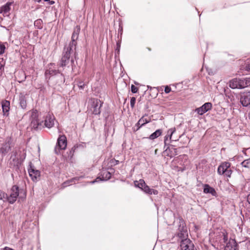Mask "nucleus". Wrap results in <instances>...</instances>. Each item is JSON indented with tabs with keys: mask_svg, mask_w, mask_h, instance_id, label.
Instances as JSON below:
<instances>
[{
	"mask_svg": "<svg viewBox=\"0 0 250 250\" xmlns=\"http://www.w3.org/2000/svg\"><path fill=\"white\" fill-rule=\"evenodd\" d=\"M74 54V59H77V54L76 50L72 49L70 47H64L63 48L62 57L60 62V66L64 67L68 64L70 62L72 69L74 64V59L72 56Z\"/></svg>",
	"mask_w": 250,
	"mask_h": 250,
	"instance_id": "1",
	"label": "nucleus"
},
{
	"mask_svg": "<svg viewBox=\"0 0 250 250\" xmlns=\"http://www.w3.org/2000/svg\"><path fill=\"white\" fill-rule=\"evenodd\" d=\"M229 86L232 89H243L250 86V78H235L229 82Z\"/></svg>",
	"mask_w": 250,
	"mask_h": 250,
	"instance_id": "2",
	"label": "nucleus"
},
{
	"mask_svg": "<svg viewBox=\"0 0 250 250\" xmlns=\"http://www.w3.org/2000/svg\"><path fill=\"white\" fill-rule=\"evenodd\" d=\"M55 64L50 63L48 65V68L45 72V76L46 79L49 80L51 76H55L59 74V80L58 83H64L65 82V78L63 75L61 73L59 70L56 69L54 68Z\"/></svg>",
	"mask_w": 250,
	"mask_h": 250,
	"instance_id": "3",
	"label": "nucleus"
},
{
	"mask_svg": "<svg viewBox=\"0 0 250 250\" xmlns=\"http://www.w3.org/2000/svg\"><path fill=\"white\" fill-rule=\"evenodd\" d=\"M90 109L92 111L93 114L99 115L101 113V107L103 103L97 99L92 98L89 101Z\"/></svg>",
	"mask_w": 250,
	"mask_h": 250,
	"instance_id": "4",
	"label": "nucleus"
},
{
	"mask_svg": "<svg viewBox=\"0 0 250 250\" xmlns=\"http://www.w3.org/2000/svg\"><path fill=\"white\" fill-rule=\"evenodd\" d=\"M20 189L17 185L13 186L10 190L9 195L6 194V199L11 204L14 203L19 195Z\"/></svg>",
	"mask_w": 250,
	"mask_h": 250,
	"instance_id": "5",
	"label": "nucleus"
},
{
	"mask_svg": "<svg viewBox=\"0 0 250 250\" xmlns=\"http://www.w3.org/2000/svg\"><path fill=\"white\" fill-rule=\"evenodd\" d=\"M67 146V139L65 135H60L57 140V146L55 148V152L57 154L60 153V150L65 149Z\"/></svg>",
	"mask_w": 250,
	"mask_h": 250,
	"instance_id": "6",
	"label": "nucleus"
},
{
	"mask_svg": "<svg viewBox=\"0 0 250 250\" xmlns=\"http://www.w3.org/2000/svg\"><path fill=\"white\" fill-rule=\"evenodd\" d=\"M80 32V27L79 26H77L74 29L73 32L71 37V41L70 42L68 45L65 47H70L72 49L76 50L77 45V40L79 38V35Z\"/></svg>",
	"mask_w": 250,
	"mask_h": 250,
	"instance_id": "7",
	"label": "nucleus"
},
{
	"mask_svg": "<svg viewBox=\"0 0 250 250\" xmlns=\"http://www.w3.org/2000/svg\"><path fill=\"white\" fill-rule=\"evenodd\" d=\"M13 140L11 137H8L5 138L4 143L0 148V153L3 155H5L13 146Z\"/></svg>",
	"mask_w": 250,
	"mask_h": 250,
	"instance_id": "8",
	"label": "nucleus"
},
{
	"mask_svg": "<svg viewBox=\"0 0 250 250\" xmlns=\"http://www.w3.org/2000/svg\"><path fill=\"white\" fill-rule=\"evenodd\" d=\"M18 153L16 150H14L12 152V154L10 157V159L11 160L10 164L13 167H19L23 161L24 159L25 158V154H23V158L21 157V158H19L17 157Z\"/></svg>",
	"mask_w": 250,
	"mask_h": 250,
	"instance_id": "9",
	"label": "nucleus"
},
{
	"mask_svg": "<svg viewBox=\"0 0 250 250\" xmlns=\"http://www.w3.org/2000/svg\"><path fill=\"white\" fill-rule=\"evenodd\" d=\"M180 243L182 250H197L192 241L189 239H182Z\"/></svg>",
	"mask_w": 250,
	"mask_h": 250,
	"instance_id": "10",
	"label": "nucleus"
},
{
	"mask_svg": "<svg viewBox=\"0 0 250 250\" xmlns=\"http://www.w3.org/2000/svg\"><path fill=\"white\" fill-rule=\"evenodd\" d=\"M29 167H30L28 169L29 176L34 181H37L40 176V171L35 169L31 162L30 163Z\"/></svg>",
	"mask_w": 250,
	"mask_h": 250,
	"instance_id": "11",
	"label": "nucleus"
},
{
	"mask_svg": "<svg viewBox=\"0 0 250 250\" xmlns=\"http://www.w3.org/2000/svg\"><path fill=\"white\" fill-rule=\"evenodd\" d=\"M240 103L243 106L250 104V91L244 92L240 94Z\"/></svg>",
	"mask_w": 250,
	"mask_h": 250,
	"instance_id": "12",
	"label": "nucleus"
},
{
	"mask_svg": "<svg viewBox=\"0 0 250 250\" xmlns=\"http://www.w3.org/2000/svg\"><path fill=\"white\" fill-rule=\"evenodd\" d=\"M55 118L53 115L47 114L45 116L43 126L48 128H51L54 125Z\"/></svg>",
	"mask_w": 250,
	"mask_h": 250,
	"instance_id": "13",
	"label": "nucleus"
},
{
	"mask_svg": "<svg viewBox=\"0 0 250 250\" xmlns=\"http://www.w3.org/2000/svg\"><path fill=\"white\" fill-rule=\"evenodd\" d=\"M111 174L110 172L106 170H103L101 171V174L100 176L97 177L95 181L91 182L92 183H94L95 182L99 181H106L110 179Z\"/></svg>",
	"mask_w": 250,
	"mask_h": 250,
	"instance_id": "14",
	"label": "nucleus"
},
{
	"mask_svg": "<svg viewBox=\"0 0 250 250\" xmlns=\"http://www.w3.org/2000/svg\"><path fill=\"white\" fill-rule=\"evenodd\" d=\"M211 107L212 104L210 103H206L202 106L196 108L195 109V112H196L198 114L202 115L209 110L211 109Z\"/></svg>",
	"mask_w": 250,
	"mask_h": 250,
	"instance_id": "15",
	"label": "nucleus"
},
{
	"mask_svg": "<svg viewBox=\"0 0 250 250\" xmlns=\"http://www.w3.org/2000/svg\"><path fill=\"white\" fill-rule=\"evenodd\" d=\"M2 113L4 116L8 117L9 115L10 102L9 101L4 100L1 102Z\"/></svg>",
	"mask_w": 250,
	"mask_h": 250,
	"instance_id": "16",
	"label": "nucleus"
},
{
	"mask_svg": "<svg viewBox=\"0 0 250 250\" xmlns=\"http://www.w3.org/2000/svg\"><path fill=\"white\" fill-rule=\"evenodd\" d=\"M224 250H238V245L235 239H230L227 243Z\"/></svg>",
	"mask_w": 250,
	"mask_h": 250,
	"instance_id": "17",
	"label": "nucleus"
},
{
	"mask_svg": "<svg viewBox=\"0 0 250 250\" xmlns=\"http://www.w3.org/2000/svg\"><path fill=\"white\" fill-rule=\"evenodd\" d=\"M43 122V121H40L39 119L33 120H31V125L35 129H41L42 127H44Z\"/></svg>",
	"mask_w": 250,
	"mask_h": 250,
	"instance_id": "18",
	"label": "nucleus"
},
{
	"mask_svg": "<svg viewBox=\"0 0 250 250\" xmlns=\"http://www.w3.org/2000/svg\"><path fill=\"white\" fill-rule=\"evenodd\" d=\"M230 164L229 163L225 162L222 164L218 167V173L219 174H224V172H225V170L227 168H229Z\"/></svg>",
	"mask_w": 250,
	"mask_h": 250,
	"instance_id": "19",
	"label": "nucleus"
},
{
	"mask_svg": "<svg viewBox=\"0 0 250 250\" xmlns=\"http://www.w3.org/2000/svg\"><path fill=\"white\" fill-rule=\"evenodd\" d=\"M19 103L22 109H25L27 106V102L25 95L22 93H20L19 95Z\"/></svg>",
	"mask_w": 250,
	"mask_h": 250,
	"instance_id": "20",
	"label": "nucleus"
},
{
	"mask_svg": "<svg viewBox=\"0 0 250 250\" xmlns=\"http://www.w3.org/2000/svg\"><path fill=\"white\" fill-rule=\"evenodd\" d=\"M142 190L144 191L145 193L151 195L154 194L157 195L158 193V190L150 188L146 184L145 186H144V188L142 189Z\"/></svg>",
	"mask_w": 250,
	"mask_h": 250,
	"instance_id": "21",
	"label": "nucleus"
},
{
	"mask_svg": "<svg viewBox=\"0 0 250 250\" xmlns=\"http://www.w3.org/2000/svg\"><path fill=\"white\" fill-rule=\"evenodd\" d=\"M149 122V120H147L146 118H144V116H143L136 124V126H137V127L136 129H134V130L137 131L142 125L148 123Z\"/></svg>",
	"mask_w": 250,
	"mask_h": 250,
	"instance_id": "22",
	"label": "nucleus"
},
{
	"mask_svg": "<svg viewBox=\"0 0 250 250\" xmlns=\"http://www.w3.org/2000/svg\"><path fill=\"white\" fill-rule=\"evenodd\" d=\"M12 2H7L5 5L0 7V13L4 14L7 13L10 10V6Z\"/></svg>",
	"mask_w": 250,
	"mask_h": 250,
	"instance_id": "23",
	"label": "nucleus"
},
{
	"mask_svg": "<svg viewBox=\"0 0 250 250\" xmlns=\"http://www.w3.org/2000/svg\"><path fill=\"white\" fill-rule=\"evenodd\" d=\"M26 78V74L25 72L23 71H19L17 75L16 79H17L18 82L19 83H22L24 82Z\"/></svg>",
	"mask_w": 250,
	"mask_h": 250,
	"instance_id": "24",
	"label": "nucleus"
},
{
	"mask_svg": "<svg viewBox=\"0 0 250 250\" xmlns=\"http://www.w3.org/2000/svg\"><path fill=\"white\" fill-rule=\"evenodd\" d=\"M175 128H170L167 131V134L165 137V140H164V143L165 146L168 145V144L167 143L168 141V138H169L170 140L171 139V137L172 134L175 132Z\"/></svg>",
	"mask_w": 250,
	"mask_h": 250,
	"instance_id": "25",
	"label": "nucleus"
},
{
	"mask_svg": "<svg viewBox=\"0 0 250 250\" xmlns=\"http://www.w3.org/2000/svg\"><path fill=\"white\" fill-rule=\"evenodd\" d=\"M204 192L206 193H210L212 195H215L216 194V192L214 188L210 187L208 185H205L204 188Z\"/></svg>",
	"mask_w": 250,
	"mask_h": 250,
	"instance_id": "26",
	"label": "nucleus"
},
{
	"mask_svg": "<svg viewBox=\"0 0 250 250\" xmlns=\"http://www.w3.org/2000/svg\"><path fill=\"white\" fill-rule=\"evenodd\" d=\"M179 224L178 231L188 232L187 228L184 221L183 220H180L179 221Z\"/></svg>",
	"mask_w": 250,
	"mask_h": 250,
	"instance_id": "27",
	"label": "nucleus"
},
{
	"mask_svg": "<svg viewBox=\"0 0 250 250\" xmlns=\"http://www.w3.org/2000/svg\"><path fill=\"white\" fill-rule=\"evenodd\" d=\"M134 185L136 187H138L142 190L144 186L146 185V183L143 179H140L139 181H135Z\"/></svg>",
	"mask_w": 250,
	"mask_h": 250,
	"instance_id": "28",
	"label": "nucleus"
},
{
	"mask_svg": "<svg viewBox=\"0 0 250 250\" xmlns=\"http://www.w3.org/2000/svg\"><path fill=\"white\" fill-rule=\"evenodd\" d=\"M162 134V130L161 129H158L156 130L154 132H153L152 134H151L149 138L151 140H154V139H156L158 138L159 136H160Z\"/></svg>",
	"mask_w": 250,
	"mask_h": 250,
	"instance_id": "29",
	"label": "nucleus"
},
{
	"mask_svg": "<svg viewBox=\"0 0 250 250\" xmlns=\"http://www.w3.org/2000/svg\"><path fill=\"white\" fill-rule=\"evenodd\" d=\"M169 149V151H170V154L168 153L167 156L172 157L176 155H177V150L176 148L172 147L170 149H169V147H167L165 151H167Z\"/></svg>",
	"mask_w": 250,
	"mask_h": 250,
	"instance_id": "30",
	"label": "nucleus"
},
{
	"mask_svg": "<svg viewBox=\"0 0 250 250\" xmlns=\"http://www.w3.org/2000/svg\"><path fill=\"white\" fill-rule=\"evenodd\" d=\"M34 25L38 29H42L43 27V21L41 19H38L34 21Z\"/></svg>",
	"mask_w": 250,
	"mask_h": 250,
	"instance_id": "31",
	"label": "nucleus"
},
{
	"mask_svg": "<svg viewBox=\"0 0 250 250\" xmlns=\"http://www.w3.org/2000/svg\"><path fill=\"white\" fill-rule=\"evenodd\" d=\"M38 112L37 110H32L30 118L31 120L38 119Z\"/></svg>",
	"mask_w": 250,
	"mask_h": 250,
	"instance_id": "32",
	"label": "nucleus"
},
{
	"mask_svg": "<svg viewBox=\"0 0 250 250\" xmlns=\"http://www.w3.org/2000/svg\"><path fill=\"white\" fill-rule=\"evenodd\" d=\"M178 236L181 239V240L184 239H188V232L178 231L177 233Z\"/></svg>",
	"mask_w": 250,
	"mask_h": 250,
	"instance_id": "33",
	"label": "nucleus"
},
{
	"mask_svg": "<svg viewBox=\"0 0 250 250\" xmlns=\"http://www.w3.org/2000/svg\"><path fill=\"white\" fill-rule=\"evenodd\" d=\"M241 165L245 167H250V159H248L244 161L241 163Z\"/></svg>",
	"mask_w": 250,
	"mask_h": 250,
	"instance_id": "34",
	"label": "nucleus"
},
{
	"mask_svg": "<svg viewBox=\"0 0 250 250\" xmlns=\"http://www.w3.org/2000/svg\"><path fill=\"white\" fill-rule=\"evenodd\" d=\"M5 49V45L3 43H2L0 42V55H1L3 53H4Z\"/></svg>",
	"mask_w": 250,
	"mask_h": 250,
	"instance_id": "35",
	"label": "nucleus"
},
{
	"mask_svg": "<svg viewBox=\"0 0 250 250\" xmlns=\"http://www.w3.org/2000/svg\"><path fill=\"white\" fill-rule=\"evenodd\" d=\"M231 173L232 170L230 169H229V168L226 169V170H225V172H224V174L227 177H230Z\"/></svg>",
	"mask_w": 250,
	"mask_h": 250,
	"instance_id": "36",
	"label": "nucleus"
},
{
	"mask_svg": "<svg viewBox=\"0 0 250 250\" xmlns=\"http://www.w3.org/2000/svg\"><path fill=\"white\" fill-rule=\"evenodd\" d=\"M136 102V98L134 97L131 98L130 99V106L132 108H133Z\"/></svg>",
	"mask_w": 250,
	"mask_h": 250,
	"instance_id": "37",
	"label": "nucleus"
},
{
	"mask_svg": "<svg viewBox=\"0 0 250 250\" xmlns=\"http://www.w3.org/2000/svg\"><path fill=\"white\" fill-rule=\"evenodd\" d=\"M131 92L133 93H137L138 90V88L133 84H132V85H131Z\"/></svg>",
	"mask_w": 250,
	"mask_h": 250,
	"instance_id": "38",
	"label": "nucleus"
},
{
	"mask_svg": "<svg viewBox=\"0 0 250 250\" xmlns=\"http://www.w3.org/2000/svg\"><path fill=\"white\" fill-rule=\"evenodd\" d=\"M6 193H4L0 189V200L6 199Z\"/></svg>",
	"mask_w": 250,
	"mask_h": 250,
	"instance_id": "39",
	"label": "nucleus"
},
{
	"mask_svg": "<svg viewBox=\"0 0 250 250\" xmlns=\"http://www.w3.org/2000/svg\"><path fill=\"white\" fill-rule=\"evenodd\" d=\"M84 85H85V84L82 82H79L78 84V87L81 89H83L84 88Z\"/></svg>",
	"mask_w": 250,
	"mask_h": 250,
	"instance_id": "40",
	"label": "nucleus"
},
{
	"mask_svg": "<svg viewBox=\"0 0 250 250\" xmlns=\"http://www.w3.org/2000/svg\"><path fill=\"white\" fill-rule=\"evenodd\" d=\"M171 91V88L168 86H166L165 88V92L166 93H168Z\"/></svg>",
	"mask_w": 250,
	"mask_h": 250,
	"instance_id": "41",
	"label": "nucleus"
},
{
	"mask_svg": "<svg viewBox=\"0 0 250 250\" xmlns=\"http://www.w3.org/2000/svg\"><path fill=\"white\" fill-rule=\"evenodd\" d=\"M4 70V64L0 62V75L2 74V71Z\"/></svg>",
	"mask_w": 250,
	"mask_h": 250,
	"instance_id": "42",
	"label": "nucleus"
},
{
	"mask_svg": "<svg viewBox=\"0 0 250 250\" xmlns=\"http://www.w3.org/2000/svg\"><path fill=\"white\" fill-rule=\"evenodd\" d=\"M223 242L226 243L228 241V235L227 234L223 233Z\"/></svg>",
	"mask_w": 250,
	"mask_h": 250,
	"instance_id": "43",
	"label": "nucleus"
},
{
	"mask_svg": "<svg viewBox=\"0 0 250 250\" xmlns=\"http://www.w3.org/2000/svg\"><path fill=\"white\" fill-rule=\"evenodd\" d=\"M116 45H117V48L116 49V51H117V53H119V50H120V43L119 42H117V44H116Z\"/></svg>",
	"mask_w": 250,
	"mask_h": 250,
	"instance_id": "44",
	"label": "nucleus"
},
{
	"mask_svg": "<svg viewBox=\"0 0 250 250\" xmlns=\"http://www.w3.org/2000/svg\"><path fill=\"white\" fill-rule=\"evenodd\" d=\"M245 70L247 71H250V63L249 64H247L245 66Z\"/></svg>",
	"mask_w": 250,
	"mask_h": 250,
	"instance_id": "45",
	"label": "nucleus"
},
{
	"mask_svg": "<svg viewBox=\"0 0 250 250\" xmlns=\"http://www.w3.org/2000/svg\"><path fill=\"white\" fill-rule=\"evenodd\" d=\"M112 163L114 162V165H116L119 163V161L118 160H116L115 159L112 160Z\"/></svg>",
	"mask_w": 250,
	"mask_h": 250,
	"instance_id": "46",
	"label": "nucleus"
},
{
	"mask_svg": "<svg viewBox=\"0 0 250 250\" xmlns=\"http://www.w3.org/2000/svg\"><path fill=\"white\" fill-rule=\"evenodd\" d=\"M1 250H14L10 248H9L8 247H5L3 249H1Z\"/></svg>",
	"mask_w": 250,
	"mask_h": 250,
	"instance_id": "47",
	"label": "nucleus"
},
{
	"mask_svg": "<svg viewBox=\"0 0 250 250\" xmlns=\"http://www.w3.org/2000/svg\"><path fill=\"white\" fill-rule=\"evenodd\" d=\"M247 201L249 202V203L250 204V194H249L247 196Z\"/></svg>",
	"mask_w": 250,
	"mask_h": 250,
	"instance_id": "48",
	"label": "nucleus"
},
{
	"mask_svg": "<svg viewBox=\"0 0 250 250\" xmlns=\"http://www.w3.org/2000/svg\"><path fill=\"white\" fill-rule=\"evenodd\" d=\"M49 1V4L50 5H52V4H53L55 3L54 1H53V0H51V1L50 0V1Z\"/></svg>",
	"mask_w": 250,
	"mask_h": 250,
	"instance_id": "49",
	"label": "nucleus"
},
{
	"mask_svg": "<svg viewBox=\"0 0 250 250\" xmlns=\"http://www.w3.org/2000/svg\"><path fill=\"white\" fill-rule=\"evenodd\" d=\"M35 1L40 2L41 1V0H34Z\"/></svg>",
	"mask_w": 250,
	"mask_h": 250,
	"instance_id": "50",
	"label": "nucleus"
},
{
	"mask_svg": "<svg viewBox=\"0 0 250 250\" xmlns=\"http://www.w3.org/2000/svg\"><path fill=\"white\" fill-rule=\"evenodd\" d=\"M248 116H249V119L250 120V112H249V115H248Z\"/></svg>",
	"mask_w": 250,
	"mask_h": 250,
	"instance_id": "51",
	"label": "nucleus"
},
{
	"mask_svg": "<svg viewBox=\"0 0 250 250\" xmlns=\"http://www.w3.org/2000/svg\"><path fill=\"white\" fill-rule=\"evenodd\" d=\"M147 49L149 50V51H151V49L149 48V47H147Z\"/></svg>",
	"mask_w": 250,
	"mask_h": 250,
	"instance_id": "52",
	"label": "nucleus"
},
{
	"mask_svg": "<svg viewBox=\"0 0 250 250\" xmlns=\"http://www.w3.org/2000/svg\"><path fill=\"white\" fill-rule=\"evenodd\" d=\"M45 1H50V0H44Z\"/></svg>",
	"mask_w": 250,
	"mask_h": 250,
	"instance_id": "53",
	"label": "nucleus"
},
{
	"mask_svg": "<svg viewBox=\"0 0 250 250\" xmlns=\"http://www.w3.org/2000/svg\"><path fill=\"white\" fill-rule=\"evenodd\" d=\"M122 30H123V28H122H122H121V30H120V31H122Z\"/></svg>",
	"mask_w": 250,
	"mask_h": 250,
	"instance_id": "54",
	"label": "nucleus"
}]
</instances>
